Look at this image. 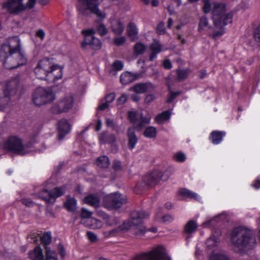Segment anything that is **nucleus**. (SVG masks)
Instances as JSON below:
<instances>
[{"label":"nucleus","instance_id":"1","mask_svg":"<svg viewBox=\"0 0 260 260\" xmlns=\"http://www.w3.org/2000/svg\"><path fill=\"white\" fill-rule=\"evenodd\" d=\"M0 60L6 69L10 70L26 63L27 58L21 51L20 41L18 37L10 38L2 45L0 50Z\"/></svg>","mask_w":260,"mask_h":260},{"label":"nucleus","instance_id":"2","mask_svg":"<svg viewBox=\"0 0 260 260\" xmlns=\"http://www.w3.org/2000/svg\"><path fill=\"white\" fill-rule=\"evenodd\" d=\"M230 240L237 252L252 248L256 243L252 231L244 226H238L231 232Z\"/></svg>","mask_w":260,"mask_h":260},{"label":"nucleus","instance_id":"3","mask_svg":"<svg viewBox=\"0 0 260 260\" xmlns=\"http://www.w3.org/2000/svg\"><path fill=\"white\" fill-rule=\"evenodd\" d=\"M62 70V68L54 63L51 59L45 58L38 62L34 73L38 79L52 82L61 78Z\"/></svg>","mask_w":260,"mask_h":260},{"label":"nucleus","instance_id":"4","mask_svg":"<svg viewBox=\"0 0 260 260\" xmlns=\"http://www.w3.org/2000/svg\"><path fill=\"white\" fill-rule=\"evenodd\" d=\"M232 18L233 14L231 12H226L225 4H214L212 11V20L214 25L219 28L220 30L215 31L212 34H209V35L215 39L223 35L224 30L222 28L232 22Z\"/></svg>","mask_w":260,"mask_h":260},{"label":"nucleus","instance_id":"5","mask_svg":"<svg viewBox=\"0 0 260 260\" xmlns=\"http://www.w3.org/2000/svg\"><path fill=\"white\" fill-rule=\"evenodd\" d=\"M147 215H145L142 212L133 211L131 213L129 219L125 221L122 225L119 226L117 229L109 232H104V235L106 237H109L115 235V234L121 231L129 229H132L135 235L143 234L145 232V229L141 225L142 222L141 219Z\"/></svg>","mask_w":260,"mask_h":260},{"label":"nucleus","instance_id":"6","mask_svg":"<svg viewBox=\"0 0 260 260\" xmlns=\"http://www.w3.org/2000/svg\"><path fill=\"white\" fill-rule=\"evenodd\" d=\"M19 85L17 78L11 79L7 84L0 83V110L5 111L11 106V97L16 93Z\"/></svg>","mask_w":260,"mask_h":260},{"label":"nucleus","instance_id":"7","mask_svg":"<svg viewBox=\"0 0 260 260\" xmlns=\"http://www.w3.org/2000/svg\"><path fill=\"white\" fill-rule=\"evenodd\" d=\"M55 95L50 88L39 87L36 89L33 95V101L37 106H42L53 101Z\"/></svg>","mask_w":260,"mask_h":260},{"label":"nucleus","instance_id":"8","mask_svg":"<svg viewBox=\"0 0 260 260\" xmlns=\"http://www.w3.org/2000/svg\"><path fill=\"white\" fill-rule=\"evenodd\" d=\"M78 9L83 15H87L89 12L93 13L100 19H104L106 15L99 9L96 4L91 3V0H79Z\"/></svg>","mask_w":260,"mask_h":260},{"label":"nucleus","instance_id":"9","mask_svg":"<svg viewBox=\"0 0 260 260\" xmlns=\"http://www.w3.org/2000/svg\"><path fill=\"white\" fill-rule=\"evenodd\" d=\"M74 104V97L68 94L61 98L58 102L51 108V111L54 114H59L69 111Z\"/></svg>","mask_w":260,"mask_h":260},{"label":"nucleus","instance_id":"10","mask_svg":"<svg viewBox=\"0 0 260 260\" xmlns=\"http://www.w3.org/2000/svg\"><path fill=\"white\" fill-rule=\"evenodd\" d=\"M126 202V200L118 192L112 193L105 196L103 200L104 206L108 210L120 208Z\"/></svg>","mask_w":260,"mask_h":260},{"label":"nucleus","instance_id":"11","mask_svg":"<svg viewBox=\"0 0 260 260\" xmlns=\"http://www.w3.org/2000/svg\"><path fill=\"white\" fill-rule=\"evenodd\" d=\"M162 174L159 171H154L148 174L141 181L138 182L136 187L139 189H145L149 187L156 185L161 179Z\"/></svg>","mask_w":260,"mask_h":260},{"label":"nucleus","instance_id":"12","mask_svg":"<svg viewBox=\"0 0 260 260\" xmlns=\"http://www.w3.org/2000/svg\"><path fill=\"white\" fill-rule=\"evenodd\" d=\"M128 116L129 121L135 124L137 128L140 130L146 125L148 124L151 120V116L147 113L144 114L142 112L132 111L128 112Z\"/></svg>","mask_w":260,"mask_h":260},{"label":"nucleus","instance_id":"13","mask_svg":"<svg viewBox=\"0 0 260 260\" xmlns=\"http://www.w3.org/2000/svg\"><path fill=\"white\" fill-rule=\"evenodd\" d=\"M31 145L30 144H28L26 147H24L20 139L16 137H11L6 142L4 147L10 151H13L19 154L24 155L28 153L26 148L30 147Z\"/></svg>","mask_w":260,"mask_h":260},{"label":"nucleus","instance_id":"14","mask_svg":"<svg viewBox=\"0 0 260 260\" xmlns=\"http://www.w3.org/2000/svg\"><path fill=\"white\" fill-rule=\"evenodd\" d=\"M132 260H171L159 248H155L148 252L136 255Z\"/></svg>","mask_w":260,"mask_h":260},{"label":"nucleus","instance_id":"15","mask_svg":"<svg viewBox=\"0 0 260 260\" xmlns=\"http://www.w3.org/2000/svg\"><path fill=\"white\" fill-rule=\"evenodd\" d=\"M66 190L65 186L56 187L49 191L47 189H43L39 193V197L47 203H53L55 199L62 196Z\"/></svg>","mask_w":260,"mask_h":260},{"label":"nucleus","instance_id":"16","mask_svg":"<svg viewBox=\"0 0 260 260\" xmlns=\"http://www.w3.org/2000/svg\"><path fill=\"white\" fill-rule=\"evenodd\" d=\"M82 33L85 36L84 40L82 43L83 48H85L87 45H90L95 50H98L101 48L102 43L100 40L93 36V29L83 30Z\"/></svg>","mask_w":260,"mask_h":260},{"label":"nucleus","instance_id":"17","mask_svg":"<svg viewBox=\"0 0 260 260\" xmlns=\"http://www.w3.org/2000/svg\"><path fill=\"white\" fill-rule=\"evenodd\" d=\"M3 7L7 9L10 13L13 14L24 11L23 0H7L3 4Z\"/></svg>","mask_w":260,"mask_h":260},{"label":"nucleus","instance_id":"18","mask_svg":"<svg viewBox=\"0 0 260 260\" xmlns=\"http://www.w3.org/2000/svg\"><path fill=\"white\" fill-rule=\"evenodd\" d=\"M206 249L207 252L210 254L213 252H218L220 244L219 234L215 235L212 234L206 241Z\"/></svg>","mask_w":260,"mask_h":260},{"label":"nucleus","instance_id":"19","mask_svg":"<svg viewBox=\"0 0 260 260\" xmlns=\"http://www.w3.org/2000/svg\"><path fill=\"white\" fill-rule=\"evenodd\" d=\"M57 127L58 132V138L59 139H62L70 132L72 125L67 120L62 119L58 121Z\"/></svg>","mask_w":260,"mask_h":260},{"label":"nucleus","instance_id":"20","mask_svg":"<svg viewBox=\"0 0 260 260\" xmlns=\"http://www.w3.org/2000/svg\"><path fill=\"white\" fill-rule=\"evenodd\" d=\"M154 89V86L153 84L150 82H147L136 84L129 88V90H133L138 94H141Z\"/></svg>","mask_w":260,"mask_h":260},{"label":"nucleus","instance_id":"21","mask_svg":"<svg viewBox=\"0 0 260 260\" xmlns=\"http://www.w3.org/2000/svg\"><path fill=\"white\" fill-rule=\"evenodd\" d=\"M140 77L139 74H133L129 72L123 73L120 76V82L122 84L126 85Z\"/></svg>","mask_w":260,"mask_h":260},{"label":"nucleus","instance_id":"22","mask_svg":"<svg viewBox=\"0 0 260 260\" xmlns=\"http://www.w3.org/2000/svg\"><path fill=\"white\" fill-rule=\"evenodd\" d=\"M127 137L128 139V147L132 150L135 147L138 142V138L136 135L134 127L129 128L127 129Z\"/></svg>","mask_w":260,"mask_h":260},{"label":"nucleus","instance_id":"23","mask_svg":"<svg viewBox=\"0 0 260 260\" xmlns=\"http://www.w3.org/2000/svg\"><path fill=\"white\" fill-rule=\"evenodd\" d=\"M151 53L149 56V60L153 61L156 58L157 55L162 50V46L157 41H154L150 46Z\"/></svg>","mask_w":260,"mask_h":260},{"label":"nucleus","instance_id":"24","mask_svg":"<svg viewBox=\"0 0 260 260\" xmlns=\"http://www.w3.org/2000/svg\"><path fill=\"white\" fill-rule=\"evenodd\" d=\"M111 28L113 31L116 35L121 34L124 29L123 23L118 19H112L111 20Z\"/></svg>","mask_w":260,"mask_h":260},{"label":"nucleus","instance_id":"25","mask_svg":"<svg viewBox=\"0 0 260 260\" xmlns=\"http://www.w3.org/2000/svg\"><path fill=\"white\" fill-rule=\"evenodd\" d=\"M84 202L85 204L96 208L100 205V199L98 195L90 194L84 198Z\"/></svg>","mask_w":260,"mask_h":260},{"label":"nucleus","instance_id":"26","mask_svg":"<svg viewBox=\"0 0 260 260\" xmlns=\"http://www.w3.org/2000/svg\"><path fill=\"white\" fill-rule=\"evenodd\" d=\"M28 256L31 260H45L42 250L39 246H37L30 251Z\"/></svg>","mask_w":260,"mask_h":260},{"label":"nucleus","instance_id":"27","mask_svg":"<svg viewBox=\"0 0 260 260\" xmlns=\"http://www.w3.org/2000/svg\"><path fill=\"white\" fill-rule=\"evenodd\" d=\"M81 222L86 226L94 230L100 229L103 226V223L101 221L94 218L88 219L81 221Z\"/></svg>","mask_w":260,"mask_h":260},{"label":"nucleus","instance_id":"28","mask_svg":"<svg viewBox=\"0 0 260 260\" xmlns=\"http://www.w3.org/2000/svg\"><path fill=\"white\" fill-rule=\"evenodd\" d=\"M225 133L220 131H213L210 136L209 139L213 144H219L222 140V138L225 136Z\"/></svg>","mask_w":260,"mask_h":260},{"label":"nucleus","instance_id":"29","mask_svg":"<svg viewBox=\"0 0 260 260\" xmlns=\"http://www.w3.org/2000/svg\"><path fill=\"white\" fill-rule=\"evenodd\" d=\"M211 26L210 25L208 18L205 16H202L199 21L198 25V30L200 32L208 31L211 28Z\"/></svg>","mask_w":260,"mask_h":260},{"label":"nucleus","instance_id":"30","mask_svg":"<svg viewBox=\"0 0 260 260\" xmlns=\"http://www.w3.org/2000/svg\"><path fill=\"white\" fill-rule=\"evenodd\" d=\"M128 36L132 41L138 38V30L136 25L132 22L129 23L127 27Z\"/></svg>","mask_w":260,"mask_h":260},{"label":"nucleus","instance_id":"31","mask_svg":"<svg viewBox=\"0 0 260 260\" xmlns=\"http://www.w3.org/2000/svg\"><path fill=\"white\" fill-rule=\"evenodd\" d=\"M209 260H231L230 256L225 252L220 251L210 254Z\"/></svg>","mask_w":260,"mask_h":260},{"label":"nucleus","instance_id":"32","mask_svg":"<svg viewBox=\"0 0 260 260\" xmlns=\"http://www.w3.org/2000/svg\"><path fill=\"white\" fill-rule=\"evenodd\" d=\"M77 201L74 198L68 197L64 203V206L69 212H74L76 209Z\"/></svg>","mask_w":260,"mask_h":260},{"label":"nucleus","instance_id":"33","mask_svg":"<svg viewBox=\"0 0 260 260\" xmlns=\"http://www.w3.org/2000/svg\"><path fill=\"white\" fill-rule=\"evenodd\" d=\"M178 192L179 194L182 195L184 197L194 199L196 200H199L200 199V197L197 193L190 191L187 189H180L179 190Z\"/></svg>","mask_w":260,"mask_h":260},{"label":"nucleus","instance_id":"34","mask_svg":"<svg viewBox=\"0 0 260 260\" xmlns=\"http://www.w3.org/2000/svg\"><path fill=\"white\" fill-rule=\"evenodd\" d=\"M170 116V112L169 111H165L157 115L155 118V121L157 123L160 124L169 119Z\"/></svg>","mask_w":260,"mask_h":260},{"label":"nucleus","instance_id":"35","mask_svg":"<svg viewBox=\"0 0 260 260\" xmlns=\"http://www.w3.org/2000/svg\"><path fill=\"white\" fill-rule=\"evenodd\" d=\"M198 228V224L193 220L189 221L184 227V232L188 234L194 232Z\"/></svg>","mask_w":260,"mask_h":260},{"label":"nucleus","instance_id":"36","mask_svg":"<svg viewBox=\"0 0 260 260\" xmlns=\"http://www.w3.org/2000/svg\"><path fill=\"white\" fill-rule=\"evenodd\" d=\"M96 164L101 168H107L110 165L109 159L108 157L105 155L99 157L96 161Z\"/></svg>","mask_w":260,"mask_h":260},{"label":"nucleus","instance_id":"37","mask_svg":"<svg viewBox=\"0 0 260 260\" xmlns=\"http://www.w3.org/2000/svg\"><path fill=\"white\" fill-rule=\"evenodd\" d=\"M45 260H58L57 253L54 250H51L49 247H45Z\"/></svg>","mask_w":260,"mask_h":260},{"label":"nucleus","instance_id":"38","mask_svg":"<svg viewBox=\"0 0 260 260\" xmlns=\"http://www.w3.org/2000/svg\"><path fill=\"white\" fill-rule=\"evenodd\" d=\"M156 134V129L153 126L147 127L144 132V136L146 138L150 139L155 138Z\"/></svg>","mask_w":260,"mask_h":260},{"label":"nucleus","instance_id":"39","mask_svg":"<svg viewBox=\"0 0 260 260\" xmlns=\"http://www.w3.org/2000/svg\"><path fill=\"white\" fill-rule=\"evenodd\" d=\"M136 211H137L136 210H135ZM138 212H142L145 215H147V216H146V217H143L141 218V222H142V223H141V225L144 227L145 229V232L144 233V234H140V235H137V236H142V235H144L145 234V233L147 232V231H149V232H151L152 233H156L157 231V229L156 227H152L151 228H150V229H146V227L143 225V219H146L147 218H148L149 216V214L148 213V212H146L145 211H143V210H140V211H137Z\"/></svg>","mask_w":260,"mask_h":260},{"label":"nucleus","instance_id":"40","mask_svg":"<svg viewBox=\"0 0 260 260\" xmlns=\"http://www.w3.org/2000/svg\"><path fill=\"white\" fill-rule=\"evenodd\" d=\"M146 50L145 45L140 42L137 43L134 46V52L137 55L143 54Z\"/></svg>","mask_w":260,"mask_h":260},{"label":"nucleus","instance_id":"41","mask_svg":"<svg viewBox=\"0 0 260 260\" xmlns=\"http://www.w3.org/2000/svg\"><path fill=\"white\" fill-rule=\"evenodd\" d=\"M177 79L179 81L186 78L189 74V70L187 69H179L177 70Z\"/></svg>","mask_w":260,"mask_h":260},{"label":"nucleus","instance_id":"42","mask_svg":"<svg viewBox=\"0 0 260 260\" xmlns=\"http://www.w3.org/2000/svg\"><path fill=\"white\" fill-rule=\"evenodd\" d=\"M203 3V10L205 13H208L211 10L212 7V10L213 9L214 5L216 3H214L211 6V4L210 3V0H202Z\"/></svg>","mask_w":260,"mask_h":260},{"label":"nucleus","instance_id":"43","mask_svg":"<svg viewBox=\"0 0 260 260\" xmlns=\"http://www.w3.org/2000/svg\"><path fill=\"white\" fill-rule=\"evenodd\" d=\"M41 241L45 245L49 244L51 241V236L50 233H46L43 235L41 238Z\"/></svg>","mask_w":260,"mask_h":260},{"label":"nucleus","instance_id":"44","mask_svg":"<svg viewBox=\"0 0 260 260\" xmlns=\"http://www.w3.org/2000/svg\"><path fill=\"white\" fill-rule=\"evenodd\" d=\"M92 213L90 211L85 209H82L81 213V216L83 219L82 221L91 218L92 217H90Z\"/></svg>","mask_w":260,"mask_h":260},{"label":"nucleus","instance_id":"45","mask_svg":"<svg viewBox=\"0 0 260 260\" xmlns=\"http://www.w3.org/2000/svg\"><path fill=\"white\" fill-rule=\"evenodd\" d=\"M175 160L179 162H183L186 159L185 155L182 152H177L174 156Z\"/></svg>","mask_w":260,"mask_h":260},{"label":"nucleus","instance_id":"46","mask_svg":"<svg viewBox=\"0 0 260 260\" xmlns=\"http://www.w3.org/2000/svg\"><path fill=\"white\" fill-rule=\"evenodd\" d=\"M113 168L115 171H119L123 169V167L119 160H115L113 163Z\"/></svg>","mask_w":260,"mask_h":260},{"label":"nucleus","instance_id":"47","mask_svg":"<svg viewBox=\"0 0 260 260\" xmlns=\"http://www.w3.org/2000/svg\"><path fill=\"white\" fill-rule=\"evenodd\" d=\"M127 98L128 96L126 93H122L117 100V105L124 104L126 102Z\"/></svg>","mask_w":260,"mask_h":260},{"label":"nucleus","instance_id":"48","mask_svg":"<svg viewBox=\"0 0 260 260\" xmlns=\"http://www.w3.org/2000/svg\"><path fill=\"white\" fill-rule=\"evenodd\" d=\"M88 239L91 242H95L98 241L96 235L91 232H87L86 233Z\"/></svg>","mask_w":260,"mask_h":260},{"label":"nucleus","instance_id":"49","mask_svg":"<svg viewBox=\"0 0 260 260\" xmlns=\"http://www.w3.org/2000/svg\"><path fill=\"white\" fill-rule=\"evenodd\" d=\"M97 30L99 34L101 36L105 35L107 32V29L106 26L103 24H101L98 26Z\"/></svg>","mask_w":260,"mask_h":260},{"label":"nucleus","instance_id":"50","mask_svg":"<svg viewBox=\"0 0 260 260\" xmlns=\"http://www.w3.org/2000/svg\"><path fill=\"white\" fill-rule=\"evenodd\" d=\"M114 42L117 46L122 45L125 42V38L123 36L116 37L114 39Z\"/></svg>","mask_w":260,"mask_h":260},{"label":"nucleus","instance_id":"51","mask_svg":"<svg viewBox=\"0 0 260 260\" xmlns=\"http://www.w3.org/2000/svg\"><path fill=\"white\" fill-rule=\"evenodd\" d=\"M22 203L28 207H33L35 203L28 198H24L21 200Z\"/></svg>","mask_w":260,"mask_h":260},{"label":"nucleus","instance_id":"52","mask_svg":"<svg viewBox=\"0 0 260 260\" xmlns=\"http://www.w3.org/2000/svg\"><path fill=\"white\" fill-rule=\"evenodd\" d=\"M166 32L165 23L164 22L159 23L157 26V32L159 35L164 34Z\"/></svg>","mask_w":260,"mask_h":260},{"label":"nucleus","instance_id":"53","mask_svg":"<svg viewBox=\"0 0 260 260\" xmlns=\"http://www.w3.org/2000/svg\"><path fill=\"white\" fill-rule=\"evenodd\" d=\"M36 0H28L26 5H24V10L28 9H30L34 7L36 4Z\"/></svg>","mask_w":260,"mask_h":260},{"label":"nucleus","instance_id":"54","mask_svg":"<svg viewBox=\"0 0 260 260\" xmlns=\"http://www.w3.org/2000/svg\"><path fill=\"white\" fill-rule=\"evenodd\" d=\"M113 67L116 70L120 71L123 69V64L122 62L116 60L113 63Z\"/></svg>","mask_w":260,"mask_h":260},{"label":"nucleus","instance_id":"55","mask_svg":"<svg viewBox=\"0 0 260 260\" xmlns=\"http://www.w3.org/2000/svg\"><path fill=\"white\" fill-rule=\"evenodd\" d=\"M99 140L102 143H106L110 142L111 141L108 139V136L106 133L101 134L99 136Z\"/></svg>","mask_w":260,"mask_h":260},{"label":"nucleus","instance_id":"56","mask_svg":"<svg viewBox=\"0 0 260 260\" xmlns=\"http://www.w3.org/2000/svg\"><path fill=\"white\" fill-rule=\"evenodd\" d=\"M254 38L257 42H260V25L255 29L254 32Z\"/></svg>","mask_w":260,"mask_h":260},{"label":"nucleus","instance_id":"57","mask_svg":"<svg viewBox=\"0 0 260 260\" xmlns=\"http://www.w3.org/2000/svg\"><path fill=\"white\" fill-rule=\"evenodd\" d=\"M155 96L153 94H148L145 98L144 102L146 104H149L154 100Z\"/></svg>","mask_w":260,"mask_h":260},{"label":"nucleus","instance_id":"58","mask_svg":"<svg viewBox=\"0 0 260 260\" xmlns=\"http://www.w3.org/2000/svg\"><path fill=\"white\" fill-rule=\"evenodd\" d=\"M179 92H174L171 91L170 94L167 100V102L171 103L179 94Z\"/></svg>","mask_w":260,"mask_h":260},{"label":"nucleus","instance_id":"59","mask_svg":"<svg viewBox=\"0 0 260 260\" xmlns=\"http://www.w3.org/2000/svg\"><path fill=\"white\" fill-rule=\"evenodd\" d=\"M115 98V95L113 93H111L107 95L106 97V102L107 103L110 104L112 102H113Z\"/></svg>","mask_w":260,"mask_h":260},{"label":"nucleus","instance_id":"60","mask_svg":"<svg viewBox=\"0 0 260 260\" xmlns=\"http://www.w3.org/2000/svg\"><path fill=\"white\" fill-rule=\"evenodd\" d=\"M36 36L41 40H43L45 38V33L43 30L39 29L37 31Z\"/></svg>","mask_w":260,"mask_h":260},{"label":"nucleus","instance_id":"61","mask_svg":"<svg viewBox=\"0 0 260 260\" xmlns=\"http://www.w3.org/2000/svg\"><path fill=\"white\" fill-rule=\"evenodd\" d=\"M164 67L166 69H170L172 68V63L169 60H165L163 62Z\"/></svg>","mask_w":260,"mask_h":260},{"label":"nucleus","instance_id":"62","mask_svg":"<svg viewBox=\"0 0 260 260\" xmlns=\"http://www.w3.org/2000/svg\"><path fill=\"white\" fill-rule=\"evenodd\" d=\"M252 186L257 189L260 188V179H256L253 183L252 184Z\"/></svg>","mask_w":260,"mask_h":260},{"label":"nucleus","instance_id":"63","mask_svg":"<svg viewBox=\"0 0 260 260\" xmlns=\"http://www.w3.org/2000/svg\"><path fill=\"white\" fill-rule=\"evenodd\" d=\"M103 218L105 219V220H106V222H107V223L109 225H112L113 224V223L111 222L110 221H109V219H110V217L106 214L105 213H103Z\"/></svg>","mask_w":260,"mask_h":260},{"label":"nucleus","instance_id":"64","mask_svg":"<svg viewBox=\"0 0 260 260\" xmlns=\"http://www.w3.org/2000/svg\"><path fill=\"white\" fill-rule=\"evenodd\" d=\"M106 124L109 127H114V122L112 119H111L110 118H107L106 120Z\"/></svg>","mask_w":260,"mask_h":260}]
</instances>
